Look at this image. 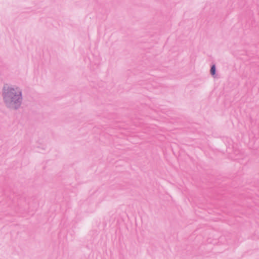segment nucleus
<instances>
[{"mask_svg": "<svg viewBox=\"0 0 259 259\" xmlns=\"http://www.w3.org/2000/svg\"><path fill=\"white\" fill-rule=\"evenodd\" d=\"M4 98L8 103L16 104L21 99V93L17 88H14L6 85L4 87Z\"/></svg>", "mask_w": 259, "mask_h": 259, "instance_id": "1", "label": "nucleus"}, {"mask_svg": "<svg viewBox=\"0 0 259 259\" xmlns=\"http://www.w3.org/2000/svg\"><path fill=\"white\" fill-rule=\"evenodd\" d=\"M210 72L212 75H214L215 73V66L213 65L212 66L211 69H210Z\"/></svg>", "mask_w": 259, "mask_h": 259, "instance_id": "2", "label": "nucleus"}]
</instances>
